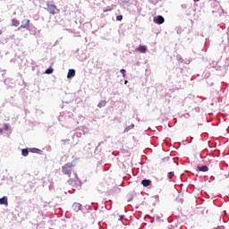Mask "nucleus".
<instances>
[{"mask_svg":"<svg viewBox=\"0 0 229 229\" xmlns=\"http://www.w3.org/2000/svg\"><path fill=\"white\" fill-rule=\"evenodd\" d=\"M133 128H135V124H131V125H129L128 127H126L125 129H124V133H128V131H130V130H133Z\"/></svg>","mask_w":229,"mask_h":229,"instance_id":"obj_12","label":"nucleus"},{"mask_svg":"<svg viewBox=\"0 0 229 229\" xmlns=\"http://www.w3.org/2000/svg\"><path fill=\"white\" fill-rule=\"evenodd\" d=\"M0 205H5L8 207V197L4 196L0 199Z\"/></svg>","mask_w":229,"mask_h":229,"instance_id":"obj_6","label":"nucleus"},{"mask_svg":"<svg viewBox=\"0 0 229 229\" xmlns=\"http://www.w3.org/2000/svg\"><path fill=\"white\" fill-rule=\"evenodd\" d=\"M46 10L48 12V13H50V15H56V13H60V9L56 7L53 0L47 2Z\"/></svg>","mask_w":229,"mask_h":229,"instance_id":"obj_1","label":"nucleus"},{"mask_svg":"<svg viewBox=\"0 0 229 229\" xmlns=\"http://www.w3.org/2000/svg\"><path fill=\"white\" fill-rule=\"evenodd\" d=\"M74 76H76V71L74 70H69L68 74H67V78L71 79V78H74Z\"/></svg>","mask_w":229,"mask_h":229,"instance_id":"obj_8","label":"nucleus"},{"mask_svg":"<svg viewBox=\"0 0 229 229\" xmlns=\"http://www.w3.org/2000/svg\"><path fill=\"white\" fill-rule=\"evenodd\" d=\"M103 12H104V13H106V12H112V7L107 6V7L103 9Z\"/></svg>","mask_w":229,"mask_h":229,"instance_id":"obj_17","label":"nucleus"},{"mask_svg":"<svg viewBox=\"0 0 229 229\" xmlns=\"http://www.w3.org/2000/svg\"><path fill=\"white\" fill-rule=\"evenodd\" d=\"M169 160H170L169 157H164V158L162 159V161H161V164H165V162H167L168 164H170Z\"/></svg>","mask_w":229,"mask_h":229,"instance_id":"obj_16","label":"nucleus"},{"mask_svg":"<svg viewBox=\"0 0 229 229\" xmlns=\"http://www.w3.org/2000/svg\"><path fill=\"white\" fill-rule=\"evenodd\" d=\"M0 135H3V129H0Z\"/></svg>","mask_w":229,"mask_h":229,"instance_id":"obj_22","label":"nucleus"},{"mask_svg":"<svg viewBox=\"0 0 229 229\" xmlns=\"http://www.w3.org/2000/svg\"><path fill=\"white\" fill-rule=\"evenodd\" d=\"M55 70H53V68H48L46 70L45 73L46 74H53Z\"/></svg>","mask_w":229,"mask_h":229,"instance_id":"obj_15","label":"nucleus"},{"mask_svg":"<svg viewBox=\"0 0 229 229\" xmlns=\"http://www.w3.org/2000/svg\"><path fill=\"white\" fill-rule=\"evenodd\" d=\"M197 171H200L202 173H207V171H208V166H207V165L198 166Z\"/></svg>","mask_w":229,"mask_h":229,"instance_id":"obj_9","label":"nucleus"},{"mask_svg":"<svg viewBox=\"0 0 229 229\" xmlns=\"http://www.w3.org/2000/svg\"><path fill=\"white\" fill-rule=\"evenodd\" d=\"M21 155L22 157H28V155H30V151L28 150V148H23L21 150Z\"/></svg>","mask_w":229,"mask_h":229,"instance_id":"obj_14","label":"nucleus"},{"mask_svg":"<svg viewBox=\"0 0 229 229\" xmlns=\"http://www.w3.org/2000/svg\"><path fill=\"white\" fill-rule=\"evenodd\" d=\"M4 130L8 131V130H10V126L7 123L4 124Z\"/></svg>","mask_w":229,"mask_h":229,"instance_id":"obj_20","label":"nucleus"},{"mask_svg":"<svg viewBox=\"0 0 229 229\" xmlns=\"http://www.w3.org/2000/svg\"><path fill=\"white\" fill-rule=\"evenodd\" d=\"M18 30H30V20H23Z\"/></svg>","mask_w":229,"mask_h":229,"instance_id":"obj_2","label":"nucleus"},{"mask_svg":"<svg viewBox=\"0 0 229 229\" xmlns=\"http://www.w3.org/2000/svg\"><path fill=\"white\" fill-rule=\"evenodd\" d=\"M64 173H71L72 171V165L66 164L63 166Z\"/></svg>","mask_w":229,"mask_h":229,"instance_id":"obj_4","label":"nucleus"},{"mask_svg":"<svg viewBox=\"0 0 229 229\" xmlns=\"http://www.w3.org/2000/svg\"><path fill=\"white\" fill-rule=\"evenodd\" d=\"M141 185H143V187H149V185H151V180H142L141 181Z\"/></svg>","mask_w":229,"mask_h":229,"instance_id":"obj_7","label":"nucleus"},{"mask_svg":"<svg viewBox=\"0 0 229 229\" xmlns=\"http://www.w3.org/2000/svg\"><path fill=\"white\" fill-rule=\"evenodd\" d=\"M120 72H121V74H123V78H126V70L122 69V70L120 71Z\"/></svg>","mask_w":229,"mask_h":229,"instance_id":"obj_18","label":"nucleus"},{"mask_svg":"<svg viewBox=\"0 0 229 229\" xmlns=\"http://www.w3.org/2000/svg\"><path fill=\"white\" fill-rule=\"evenodd\" d=\"M98 108H103V106H106V100H102L98 104Z\"/></svg>","mask_w":229,"mask_h":229,"instance_id":"obj_13","label":"nucleus"},{"mask_svg":"<svg viewBox=\"0 0 229 229\" xmlns=\"http://www.w3.org/2000/svg\"><path fill=\"white\" fill-rule=\"evenodd\" d=\"M116 21H123V15L116 16Z\"/></svg>","mask_w":229,"mask_h":229,"instance_id":"obj_21","label":"nucleus"},{"mask_svg":"<svg viewBox=\"0 0 229 229\" xmlns=\"http://www.w3.org/2000/svg\"><path fill=\"white\" fill-rule=\"evenodd\" d=\"M20 24H21V22L19 21V20H17V19H13L12 20L11 26H13L14 28H17V26H19Z\"/></svg>","mask_w":229,"mask_h":229,"instance_id":"obj_11","label":"nucleus"},{"mask_svg":"<svg viewBox=\"0 0 229 229\" xmlns=\"http://www.w3.org/2000/svg\"><path fill=\"white\" fill-rule=\"evenodd\" d=\"M174 176V173H168L167 174V178L169 179V180H171V178H173Z\"/></svg>","mask_w":229,"mask_h":229,"instance_id":"obj_19","label":"nucleus"},{"mask_svg":"<svg viewBox=\"0 0 229 229\" xmlns=\"http://www.w3.org/2000/svg\"><path fill=\"white\" fill-rule=\"evenodd\" d=\"M121 217V219H123V217H124V216H120Z\"/></svg>","mask_w":229,"mask_h":229,"instance_id":"obj_24","label":"nucleus"},{"mask_svg":"<svg viewBox=\"0 0 229 229\" xmlns=\"http://www.w3.org/2000/svg\"><path fill=\"white\" fill-rule=\"evenodd\" d=\"M3 33V30H0V35Z\"/></svg>","mask_w":229,"mask_h":229,"instance_id":"obj_23","label":"nucleus"},{"mask_svg":"<svg viewBox=\"0 0 229 229\" xmlns=\"http://www.w3.org/2000/svg\"><path fill=\"white\" fill-rule=\"evenodd\" d=\"M153 21L155 24H164V22H165V19H164L162 15L155 17Z\"/></svg>","mask_w":229,"mask_h":229,"instance_id":"obj_3","label":"nucleus"},{"mask_svg":"<svg viewBox=\"0 0 229 229\" xmlns=\"http://www.w3.org/2000/svg\"><path fill=\"white\" fill-rule=\"evenodd\" d=\"M72 209L74 210V212H80V210H81V204L74 203L72 205Z\"/></svg>","mask_w":229,"mask_h":229,"instance_id":"obj_5","label":"nucleus"},{"mask_svg":"<svg viewBox=\"0 0 229 229\" xmlns=\"http://www.w3.org/2000/svg\"><path fill=\"white\" fill-rule=\"evenodd\" d=\"M137 51H139L140 53H146L148 51V47H146V46H140L137 48Z\"/></svg>","mask_w":229,"mask_h":229,"instance_id":"obj_10","label":"nucleus"}]
</instances>
